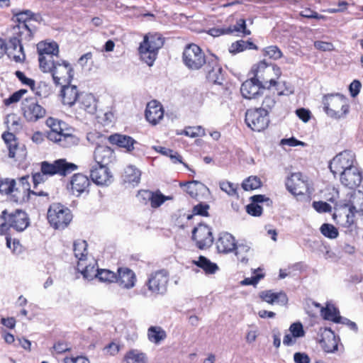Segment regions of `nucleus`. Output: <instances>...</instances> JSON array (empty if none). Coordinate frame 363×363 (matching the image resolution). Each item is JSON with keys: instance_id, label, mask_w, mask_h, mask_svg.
I'll use <instances>...</instances> for the list:
<instances>
[{"instance_id": "f257e3e1", "label": "nucleus", "mask_w": 363, "mask_h": 363, "mask_svg": "<svg viewBox=\"0 0 363 363\" xmlns=\"http://www.w3.org/2000/svg\"><path fill=\"white\" fill-rule=\"evenodd\" d=\"M33 38V30L30 24H16L11 29V36L8 44L0 38V54L3 55L6 49L16 51L18 48V55L10 53L16 62H23L26 55L23 51V43L29 42Z\"/></svg>"}, {"instance_id": "f03ea898", "label": "nucleus", "mask_w": 363, "mask_h": 363, "mask_svg": "<svg viewBox=\"0 0 363 363\" xmlns=\"http://www.w3.org/2000/svg\"><path fill=\"white\" fill-rule=\"evenodd\" d=\"M255 79L262 84V88L269 89L276 86L279 95H288L293 93L292 90H281L279 83L277 81L281 74V69L272 64H267L265 60L260 61L252 68Z\"/></svg>"}, {"instance_id": "7ed1b4c3", "label": "nucleus", "mask_w": 363, "mask_h": 363, "mask_svg": "<svg viewBox=\"0 0 363 363\" xmlns=\"http://www.w3.org/2000/svg\"><path fill=\"white\" fill-rule=\"evenodd\" d=\"M168 281L169 274L167 271L161 269L152 272L145 285L147 286V289H142L140 294L145 298L163 295L167 291Z\"/></svg>"}, {"instance_id": "20e7f679", "label": "nucleus", "mask_w": 363, "mask_h": 363, "mask_svg": "<svg viewBox=\"0 0 363 363\" xmlns=\"http://www.w3.org/2000/svg\"><path fill=\"white\" fill-rule=\"evenodd\" d=\"M164 44V39L160 33H149L144 37L139 47L140 58L147 65L152 66L157 52Z\"/></svg>"}, {"instance_id": "39448f33", "label": "nucleus", "mask_w": 363, "mask_h": 363, "mask_svg": "<svg viewBox=\"0 0 363 363\" xmlns=\"http://www.w3.org/2000/svg\"><path fill=\"white\" fill-rule=\"evenodd\" d=\"M323 109L330 118L338 119L349 111L347 99L340 94H326L323 98Z\"/></svg>"}, {"instance_id": "423d86ee", "label": "nucleus", "mask_w": 363, "mask_h": 363, "mask_svg": "<svg viewBox=\"0 0 363 363\" xmlns=\"http://www.w3.org/2000/svg\"><path fill=\"white\" fill-rule=\"evenodd\" d=\"M0 220L4 222L0 224V234H4L9 228L18 232H22L29 225V218L27 213L21 210H16L8 214L7 211H2Z\"/></svg>"}, {"instance_id": "0eeeda50", "label": "nucleus", "mask_w": 363, "mask_h": 363, "mask_svg": "<svg viewBox=\"0 0 363 363\" xmlns=\"http://www.w3.org/2000/svg\"><path fill=\"white\" fill-rule=\"evenodd\" d=\"M72 219L69 208L60 203H52L48 211V220L55 229L65 228Z\"/></svg>"}, {"instance_id": "6e6552de", "label": "nucleus", "mask_w": 363, "mask_h": 363, "mask_svg": "<svg viewBox=\"0 0 363 363\" xmlns=\"http://www.w3.org/2000/svg\"><path fill=\"white\" fill-rule=\"evenodd\" d=\"M182 59L184 65L193 70H197L207 64L204 53L196 44H190L185 48Z\"/></svg>"}, {"instance_id": "1a4fd4ad", "label": "nucleus", "mask_w": 363, "mask_h": 363, "mask_svg": "<svg viewBox=\"0 0 363 363\" xmlns=\"http://www.w3.org/2000/svg\"><path fill=\"white\" fill-rule=\"evenodd\" d=\"M77 165L68 162L65 159L56 160L52 163L47 161L41 162V172L50 176L59 174L65 177L77 170Z\"/></svg>"}, {"instance_id": "9d476101", "label": "nucleus", "mask_w": 363, "mask_h": 363, "mask_svg": "<svg viewBox=\"0 0 363 363\" xmlns=\"http://www.w3.org/2000/svg\"><path fill=\"white\" fill-rule=\"evenodd\" d=\"M245 123L253 131L261 132L267 128L269 118L262 109H248L245 113Z\"/></svg>"}, {"instance_id": "9b49d317", "label": "nucleus", "mask_w": 363, "mask_h": 363, "mask_svg": "<svg viewBox=\"0 0 363 363\" xmlns=\"http://www.w3.org/2000/svg\"><path fill=\"white\" fill-rule=\"evenodd\" d=\"M354 154L352 151L345 150L333 157L329 164V168L334 176H335L355 166L354 164Z\"/></svg>"}, {"instance_id": "f8f14e48", "label": "nucleus", "mask_w": 363, "mask_h": 363, "mask_svg": "<svg viewBox=\"0 0 363 363\" xmlns=\"http://www.w3.org/2000/svg\"><path fill=\"white\" fill-rule=\"evenodd\" d=\"M21 109L23 117L28 122H36L46 115L45 108L32 98H26L22 101Z\"/></svg>"}, {"instance_id": "ddd939ff", "label": "nucleus", "mask_w": 363, "mask_h": 363, "mask_svg": "<svg viewBox=\"0 0 363 363\" xmlns=\"http://www.w3.org/2000/svg\"><path fill=\"white\" fill-rule=\"evenodd\" d=\"M286 186L294 195H304L309 193L307 177L301 172L292 173L286 182Z\"/></svg>"}, {"instance_id": "4468645a", "label": "nucleus", "mask_w": 363, "mask_h": 363, "mask_svg": "<svg viewBox=\"0 0 363 363\" xmlns=\"http://www.w3.org/2000/svg\"><path fill=\"white\" fill-rule=\"evenodd\" d=\"M192 239L196 242V246L201 250L210 247L213 242L211 230L204 224H200L194 228Z\"/></svg>"}, {"instance_id": "2eb2a0df", "label": "nucleus", "mask_w": 363, "mask_h": 363, "mask_svg": "<svg viewBox=\"0 0 363 363\" xmlns=\"http://www.w3.org/2000/svg\"><path fill=\"white\" fill-rule=\"evenodd\" d=\"M204 70L209 82L217 84H222L224 79L223 69L215 55H213L207 59V64L205 66Z\"/></svg>"}, {"instance_id": "dca6fc26", "label": "nucleus", "mask_w": 363, "mask_h": 363, "mask_svg": "<svg viewBox=\"0 0 363 363\" xmlns=\"http://www.w3.org/2000/svg\"><path fill=\"white\" fill-rule=\"evenodd\" d=\"M90 177L97 185L108 186L112 182V174L106 166L95 164L90 170Z\"/></svg>"}, {"instance_id": "f3484780", "label": "nucleus", "mask_w": 363, "mask_h": 363, "mask_svg": "<svg viewBox=\"0 0 363 363\" xmlns=\"http://www.w3.org/2000/svg\"><path fill=\"white\" fill-rule=\"evenodd\" d=\"M89 185L90 181L89 178L82 174L78 173L74 174L72 177L67 189L73 195L79 196L83 193L89 191Z\"/></svg>"}, {"instance_id": "a211bd4d", "label": "nucleus", "mask_w": 363, "mask_h": 363, "mask_svg": "<svg viewBox=\"0 0 363 363\" xmlns=\"http://www.w3.org/2000/svg\"><path fill=\"white\" fill-rule=\"evenodd\" d=\"M341 183L350 188L354 189L360 184L362 181V172L358 167L354 166L349 169L345 170L340 174Z\"/></svg>"}, {"instance_id": "6ab92c4d", "label": "nucleus", "mask_w": 363, "mask_h": 363, "mask_svg": "<svg viewBox=\"0 0 363 363\" xmlns=\"http://www.w3.org/2000/svg\"><path fill=\"white\" fill-rule=\"evenodd\" d=\"M77 104L78 105V113L80 115L83 113L93 115L96 111L97 101L92 94L80 93Z\"/></svg>"}, {"instance_id": "aec40b11", "label": "nucleus", "mask_w": 363, "mask_h": 363, "mask_svg": "<svg viewBox=\"0 0 363 363\" xmlns=\"http://www.w3.org/2000/svg\"><path fill=\"white\" fill-rule=\"evenodd\" d=\"M264 89L262 87V84L253 77L242 83L240 92L244 98L253 99L260 96Z\"/></svg>"}, {"instance_id": "412c9836", "label": "nucleus", "mask_w": 363, "mask_h": 363, "mask_svg": "<svg viewBox=\"0 0 363 363\" xmlns=\"http://www.w3.org/2000/svg\"><path fill=\"white\" fill-rule=\"evenodd\" d=\"M136 276L134 272L126 267L118 268L116 282L125 289L133 288L136 282Z\"/></svg>"}, {"instance_id": "4be33fe9", "label": "nucleus", "mask_w": 363, "mask_h": 363, "mask_svg": "<svg viewBox=\"0 0 363 363\" xmlns=\"http://www.w3.org/2000/svg\"><path fill=\"white\" fill-rule=\"evenodd\" d=\"M164 116L162 105L156 101H151L147 105L145 118L152 124H157Z\"/></svg>"}, {"instance_id": "5701e85b", "label": "nucleus", "mask_w": 363, "mask_h": 363, "mask_svg": "<svg viewBox=\"0 0 363 363\" xmlns=\"http://www.w3.org/2000/svg\"><path fill=\"white\" fill-rule=\"evenodd\" d=\"M94 158L96 164L107 167L114 159V153L113 150L108 146L98 145L95 148Z\"/></svg>"}, {"instance_id": "b1692460", "label": "nucleus", "mask_w": 363, "mask_h": 363, "mask_svg": "<svg viewBox=\"0 0 363 363\" xmlns=\"http://www.w3.org/2000/svg\"><path fill=\"white\" fill-rule=\"evenodd\" d=\"M53 81L55 84H60V80L68 75L69 78H72L73 69L70 64L67 61L60 60L56 65V68L50 72Z\"/></svg>"}, {"instance_id": "393cba45", "label": "nucleus", "mask_w": 363, "mask_h": 363, "mask_svg": "<svg viewBox=\"0 0 363 363\" xmlns=\"http://www.w3.org/2000/svg\"><path fill=\"white\" fill-rule=\"evenodd\" d=\"M338 342L339 337L332 330L325 329L320 340V345L325 352L333 353L337 350Z\"/></svg>"}, {"instance_id": "a878e982", "label": "nucleus", "mask_w": 363, "mask_h": 363, "mask_svg": "<svg viewBox=\"0 0 363 363\" xmlns=\"http://www.w3.org/2000/svg\"><path fill=\"white\" fill-rule=\"evenodd\" d=\"M51 141L57 143L60 146L65 148L77 145L79 143V139L69 130L63 131L60 135L53 133L51 135Z\"/></svg>"}, {"instance_id": "bb28decb", "label": "nucleus", "mask_w": 363, "mask_h": 363, "mask_svg": "<svg viewBox=\"0 0 363 363\" xmlns=\"http://www.w3.org/2000/svg\"><path fill=\"white\" fill-rule=\"evenodd\" d=\"M236 245L235 238L228 233H220L216 242L218 252L225 254L233 252Z\"/></svg>"}, {"instance_id": "cd10ccee", "label": "nucleus", "mask_w": 363, "mask_h": 363, "mask_svg": "<svg viewBox=\"0 0 363 363\" xmlns=\"http://www.w3.org/2000/svg\"><path fill=\"white\" fill-rule=\"evenodd\" d=\"M108 139L111 144L125 148L127 152H131L138 143L132 137L118 133L111 135Z\"/></svg>"}, {"instance_id": "c85d7f7f", "label": "nucleus", "mask_w": 363, "mask_h": 363, "mask_svg": "<svg viewBox=\"0 0 363 363\" xmlns=\"http://www.w3.org/2000/svg\"><path fill=\"white\" fill-rule=\"evenodd\" d=\"M79 95L77 87L74 85L63 86L61 90L62 103L69 106L77 103Z\"/></svg>"}, {"instance_id": "c756f323", "label": "nucleus", "mask_w": 363, "mask_h": 363, "mask_svg": "<svg viewBox=\"0 0 363 363\" xmlns=\"http://www.w3.org/2000/svg\"><path fill=\"white\" fill-rule=\"evenodd\" d=\"M259 297L262 301L270 304L286 305L288 302L286 294L282 291L274 293L271 290L264 291L260 293Z\"/></svg>"}, {"instance_id": "7c9ffc66", "label": "nucleus", "mask_w": 363, "mask_h": 363, "mask_svg": "<svg viewBox=\"0 0 363 363\" xmlns=\"http://www.w3.org/2000/svg\"><path fill=\"white\" fill-rule=\"evenodd\" d=\"M96 265V262H94L93 264L89 263V264H86V261L78 262L77 270L82 274L84 279L92 280L94 278H96L97 269L95 268Z\"/></svg>"}, {"instance_id": "2f4dec72", "label": "nucleus", "mask_w": 363, "mask_h": 363, "mask_svg": "<svg viewBox=\"0 0 363 363\" xmlns=\"http://www.w3.org/2000/svg\"><path fill=\"white\" fill-rule=\"evenodd\" d=\"M38 57L52 55L58 56L59 48L55 42H41L37 45Z\"/></svg>"}, {"instance_id": "473e14b6", "label": "nucleus", "mask_w": 363, "mask_h": 363, "mask_svg": "<svg viewBox=\"0 0 363 363\" xmlns=\"http://www.w3.org/2000/svg\"><path fill=\"white\" fill-rule=\"evenodd\" d=\"M39 65L43 72H49L56 68V65L60 61L58 56L45 55L38 57Z\"/></svg>"}, {"instance_id": "72a5a7b5", "label": "nucleus", "mask_w": 363, "mask_h": 363, "mask_svg": "<svg viewBox=\"0 0 363 363\" xmlns=\"http://www.w3.org/2000/svg\"><path fill=\"white\" fill-rule=\"evenodd\" d=\"M8 150L9 157L15 158L16 160L21 161L26 158L27 155L25 145L17 142L10 145Z\"/></svg>"}, {"instance_id": "f704fd0d", "label": "nucleus", "mask_w": 363, "mask_h": 363, "mask_svg": "<svg viewBox=\"0 0 363 363\" xmlns=\"http://www.w3.org/2000/svg\"><path fill=\"white\" fill-rule=\"evenodd\" d=\"M321 315L325 320H331L336 323H340L342 317L339 315V311L335 306L328 304L326 307L321 308Z\"/></svg>"}, {"instance_id": "c9c22d12", "label": "nucleus", "mask_w": 363, "mask_h": 363, "mask_svg": "<svg viewBox=\"0 0 363 363\" xmlns=\"http://www.w3.org/2000/svg\"><path fill=\"white\" fill-rule=\"evenodd\" d=\"M73 251L78 262H85L87 255V243L85 240H77L73 245Z\"/></svg>"}, {"instance_id": "e433bc0d", "label": "nucleus", "mask_w": 363, "mask_h": 363, "mask_svg": "<svg viewBox=\"0 0 363 363\" xmlns=\"http://www.w3.org/2000/svg\"><path fill=\"white\" fill-rule=\"evenodd\" d=\"M125 363H147V358L145 353L138 350H130L125 357Z\"/></svg>"}, {"instance_id": "4c0bfd02", "label": "nucleus", "mask_w": 363, "mask_h": 363, "mask_svg": "<svg viewBox=\"0 0 363 363\" xmlns=\"http://www.w3.org/2000/svg\"><path fill=\"white\" fill-rule=\"evenodd\" d=\"M148 339L151 342L159 344L166 337L165 331L160 326H151L147 330Z\"/></svg>"}, {"instance_id": "58836bf2", "label": "nucleus", "mask_w": 363, "mask_h": 363, "mask_svg": "<svg viewBox=\"0 0 363 363\" xmlns=\"http://www.w3.org/2000/svg\"><path fill=\"white\" fill-rule=\"evenodd\" d=\"M141 172L133 165L128 166L125 169V182L137 185L140 181Z\"/></svg>"}, {"instance_id": "ea45409f", "label": "nucleus", "mask_w": 363, "mask_h": 363, "mask_svg": "<svg viewBox=\"0 0 363 363\" xmlns=\"http://www.w3.org/2000/svg\"><path fill=\"white\" fill-rule=\"evenodd\" d=\"M234 251L235 256L240 262L243 264L247 263V257L251 252V247L249 245H247L246 242H240L236 245Z\"/></svg>"}, {"instance_id": "a19ab883", "label": "nucleus", "mask_w": 363, "mask_h": 363, "mask_svg": "<svg viewBox=\"0 0 363 363\" xmlns=\"http://www.w3.org/2000/svg\"><path fill=\"white\" fill-rule=\"evenodd\" d=\"M345 208H349L350 212L361 213L363 214V194L359 191L358 194L352 196L350 203L345 204Z\"/></svg>"}, {"instance_id": "79ce46f5", "label": "nucleus", "mask_w": 363, "mask_h": 363, "mask_svg": "<svg viewBox=\"0 0 363 363\" xmlns=\"http://www.w3.org/2000/svg\"><path fill=\"white\" fill-rule=\"evenodd\" d=\"M193 263L199 267L203 269L207 274H214L218 269L216 263L211 262L208 259L203 256H200L197 261H193Z\"/></svg>"}, {"instance_id": "37998d69", "label": "nucleus", "mask_w": 363, "mask_h": 363, "mask_svg": "<svg viewBox=\"0 0 363 363\" xmlns=\"http://www.w3.org/2000/svg\"><path fill=\"white\" fill-rule=\"evenodd\" d=\"M47 126H48L50 130L47 133V138L49 140L51 141V135L55 133L57 135H60L65 130L62 127V124L65 125V123L61 122L53 118H48L45 122Z\"/></svg>"}, {"instance_id": "c03bdc74", "label": "nucleus", "mask_w": 363, "mask_h": 363, "mask_svg": "<svg viewBox=\"0 0 363 363\" xmlns=\"http://www.w3.org/2000/svg\"><path fill=\"white\" fill-rule=\"evenodd\" d=\"M185 135L190 138L203 137L206 135L205 130L202 126H189L181 132H178L177 135Z\"/></svg>"}, {"instance_id": "a18cd8bd", "label": "nucleus", "mask_w": 363, "mask_h": 363, "mask_svg": "<svg viewBox=\"0 0 363 363\" xmlns=\"http://www.w3.org/2000/svg\"><path fill=\"white\" fill-rule=\"evenodd\" d=\"M256 45L253 43L245 40H238L232 43L229 48L230 52L236 53L242 52L246 49H256Z\"/></svg>"}, {"instance_id": "49530a36", "label": "nucleus", "mask_w": 363, "mask_h": 363, "mask_svg": "<svg viewBox=\"0 0 363 363\" xmlns=\"http://www.w3.org/2000/svg\"><path fill=\"white\" fill-rule=\"evenodd\" d=\"M344 210V215L342 216L340 214L339 216L340 219L342 220H337L338 223H340V224L345 227V228H350L354 224V212H350L349 211V208H345V206L343 208Z\"/></svg>"}, {"instance_id": "de8ad7c7", "label": "nucleus", "mask_w": 363, "mask_h": 363, "mask_svg": "<svg viewBox=\"0 0 363 363\" xmlns=\"http://www.w3.org/2000/svg\"><path fill=\"white\" fill-rule=\"evenodd\" d=\"M263 55L274 60H277L283 56L281 50L277 45L267 46L262 50Z\"/></svg>"}, {"instance_id": "09e8293b", "label": "nucleus", "mask_w": 363, "mask_h": 363, "mask_svg": "<svg viewBox=\"0 0 363 363\" xmlns=\"http://www.w3.org/2000/svg\"><path fill=\"white\" fill-rule=\"evenodd\" d=\"M116 274L108 269H97L96 278L104 282H114L116 281Z\"/></svg>"}, {"instance_id": "8fccbe9b", "label": "nucleus", "mask_w": 363, "mask_h": 363, "mask_svg": "<svg viewBox=\"0 0 363 363\" xmlns=\"http://www.w3.org/2000/svg\"><path fill=\"white\" fill-rule=\"evenodd\" d=\"M261 181L257 177H250L245 179L242 184V188L245 191L257 189L261 186Z\"/></svg>"}, {"instance_id": "3c124183", "label": "nucleus", "mask_w": 363, "mask_h": 363, "mask_svg": "<svg viewBox=\"0 0 363 363\" xmlns=\"http://www.w3.org/2000/svg\"><path fill=\"white\" fill-rule=\"evenodd\" d=\"M321 233L330 239L336 238L338 236L337 229L331 224L324 223L320 227Z\"/></svg>"}, {"instance_id": "603ef678", "label": "nucleus", "mask_w": 363, "mask_h": 363, "mask_svg": "<svg viewBox=\"0 0 363 363\" xmlns=\"http://www.w3.org/2000/svg\"><path fill=\"white\" fill-rule=\"evenodd\" d=\"M14 16L18 24H30V21L33 18V13L30 10H26L16 13Z\"/></svg>"}, {"instance_id": "864d4df0", "label": "nucleus", "mask_w": 363, "mask_h": 363, "mask_svg": "<svg viewBox=\"0 0 363 363\" xmlns=\"http://www.w3.org/2000/svg\"><path fill=\"white\" fill-rule=\"evenodd\" d=\"M289 330L294 339L303 337L305 335L303 325L300 322L292 323Z\"/></svg>"}, {"instance_id": "5fc2aeb1", "label": "nucleus", "mask_w": 363, "mask_h": 363, "mask_svg": "<svg viewBox=\"0 0 363 363\" xmlns=\"http://www.w3.org/2000/svg\"><path fill=\"white\" fill-rule=\"evenodd\" d=\"M27 92L26 89H20L12 94L8 99L4 100L5 106H9L12 104L16 103L20 101L22 96Z\"/></svg>"}, {"instance_id": "6e6d98bb", "label": "nucleus", "mask_w": 363, "mask_h": 363, "mask_svg": "<svg viewBox=\"0 0 363 363\" xmlns=\"http://www.w3.org/2000/svg\"><path fill=\"white\" fill-rule=\"evenodd\" d=\"M275 104L276 100L274 95L266 96L262 101V107L259 108L264 110V112L268 115L269 112L272 111Z\"/></svg>"}, {"instance_id": "4d7b16f0", "label": "nucleus", "mask_w": 363, "mask_h": 363, "mask_svg": "<svg viewBox=\"0 0 363 363\" xmlns=\"http://www.w3.org/2000/svg\"><path fill=\"white\" fill-rule=\"evenodd\" d=\"M220 188L229 196L237 195V185L230 182H220Z\"/></svg>"}, {"instance_id": "13d9d810", "label": "nucleus", "mask_w": 363, "mask_h": 363, "mask_svg": "<svg viewBox=\"0 0 363 363\" xmlns=\"http://www.w3.org/2000/svg\"><path fill=\"white\" fill-rule=\"evenodd\" d=\"M15 186L14 180H6L0 182V194H9L13 192Z\"/></svg>"}, {"instance_id": "bf43d9fd", "label": "nucleus", "mask_w": 363, "mask_h": 363, "mask_svg": "<svg viewBox=\"0 0 363 363\" xmlns=\"http://www.w3.org/2000/svg\"><path fill=\"white\" fill-rule=\"evenodd\" d=\"M167 198L161 193H153L151 198L150 204L152 208H158L160 206Z\"/></svg>"}, {"instance_id": "052dcab7", "label": "nucleus", "mask_w": 363, "mask_h": 363, "mask_svg": "<svg viewBox=\"0 0 363 363\" xmlns=\"http://www.w3.org/2000/svg\"><path fill=\"white\" fill-rule=\"evenodd\" d=\"M207 33L213 37H218L222 35L232 33V28H211L207 31Z\"/></svg>"}, {"instance_id": "680f3d73", "label": "nucleus", "mask_w": 363, "mask_h": 363, "mask_svg": "<svg viewBox=\"0 0 363 363\" xmlns=\"http://www.w3.org/2000/svg\"><path fill=\"white\" fill-rule=\"evenodd\" d=\"M313 207L318 213L330 212L332 210L331 206L327 202L324 201H313Z\"/></svg>"}, {"instance_id": "e2e57ef3", "label": "nucleus", "mask_w": 363, "mask_h": 363, "mask_svg": "<svg viewBox=\"0 0 363 363\" xmlns=\"http://www.w3.org/2000/svg\"><path fill=\"white\" fill-rule=\"evenodd\" d=\"M232 28V33L233 32H242L245 35H250V31L246 29V23L244 19H239L236 24L233 26Z\"/></svg>"}, {"instance_id": "0e129e2a", "label": "nucleus", "mask_w": 363, "mask_h": 363, "mask_svg": "<svg viewBox=\"0 0 363 363\" xmlns=\"http://www.w3.org/2000/svg\"><path fill=\"white\" fill-rule=\"evenodd\" d=\"M208 208H209V206L208 204L201 203L196 205L194 207L193 213L195 215L207 216Z\"/></svg>"}, {"instance_id": "69168bd1", "label": "nucleus", "mask_w": 363, "mask_h": 363, "mask_svg": "<svg viewBox=\"0 0 363 363\" xmlns=\"http://www.w3.org/2000/svg\"><path fill=\"white\" fill-rule=\"evenodd\" d=\"M314 47L321 51H332L334 50V45L330 42L317 40L314 42Z\"/></svg>"}, {"instance_id": "338daca9", "label": "nucleus", "mask_w": 363, "mask_h": 363, "mask_svg": "<svg viewBox=\"0 0 363 363\" xmlns=\"http://www.w3.org/2000/svg\"><path fill=\"white\" fill-rule=\"evenodd\" d=\"M152 196V191L148 190H140L137 194L138 199L144 204H146L147 201H151Z\"/></svg>"}, {"instance_id": "774afa93", "label": "nucleus", "mask_w": 363, "mask_h": 363, "mask_svg": "<svg viewBox=\"0 0 363 363\" xmlns=\"http://www.w3.org/2000/svg\"><path fill=\"white\" fill-rule=\"evenodd\" d=\"M247 212L253 216H259L262 213V208L259 204L252 203L247 206Z\"/></svg>"}]
</instances>
